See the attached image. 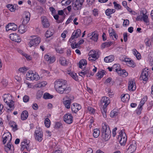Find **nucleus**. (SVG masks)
<instances>
[{
  "mask_svg": "<svg viewBox=\"0 0 153 153\" xmlns=\"http://www.w3.org/2000/svg\"><path fill=\"white\" fill-rule=\"evenodd\" d=\"M148 71L144 70L142 72L140 79L141 80H143L145 81H147L148 79Z\"/></svg>",
  "mask_w": 153,
  "mask_h": 153,
  "instance_id": "obj_17",
  "label": "nucleus"
},
{
  "mask_svg": "<svg viewBox=\"0 0 153 153\" xmlns=\"http://www.w3.org/2000/svg\"><path fill=\"white\" fill-rule=\"evenodd\" d=\"M115 11V9H108L105 11V13L107 16H110L111 14L114 13Z\"/></svg>",
  "mask_w": 153,
  "mask_h": 153,
  "instance_id": "obj_30",
  "label": "nucleus"
},
{
  "mask_svg": "<svg viewBox=\"0 0 153 153\" xmlns=\"http://www.w3.org/2000/svg\"><path fill=\"white\" fill-rule=\"evenodd\" d=\"M45 59L49 64H51L54 62L55 59L54 56H51L46 54L44 56Z\"/></svg>",
  "mask_w": 153,
  "mask_h": 153,
  "instance_id": "obj_21",
  "label": "nucleus"
},
{
  "mask_svg": "<svg viewBox=\"0 0 153 153\" xmlns=\"http://www.w3.org/2000/svg\"><path fill=\"white\" fill-rule=\"evenodd\" d=\"M33 39L34 40L35 44H36V45H37L41 42L40 38L36 36H33Z\"/></svg>",
  "mask_w": 153,
  "mask_h": 153,
  "instance_id": "obj_35",
  "label": "nucleus"
},
{
  "mask_svg": "<svg viewBox=\"0 0 153 153\" xmlns=\"http://www.w3.org/2000/svg\"><path fill=\"white\" fill-rule=\"evenodd\" d=\"M24 15L25 17V18H26L27 19H30V13L28 11H25L24 13Z\"/></svg>",
  "mask_w": 153,
  "mask_h": 153,
  "instance_id": "obj_49",
  "label": "nucleus"
},
{
  "mask_svg": "<svg viewBox=\"0 0 153 153\" xmlns=\"http://www.w3.org/2000/svg\"><path fill=\"white\" fill-rule=\"evenodd\" d=\"M67 73L76 81H77L78 80L77 76L76 73H72L70 71H68Z\"/></svg>",
  "mask_w": 153,
  "mask_h": 153,
  "instance_id": "obj_31",
  "label": "nucleus"
},
{
  "mask_svg": "<svg viewBox=\"0 0 153 153\" xmlns=\"http://www.w3.org/2000/svg\"><path fill=\"white\" fill-rule=\"evenodd\" d=\"M53 95L48 93H45L43 96V98L45 99H51L53 98Z\"/></svg>",
  "mask_w": 153,
  "mask_h": 153,
  "instance_id": "obj_36",
  "label": "nucleus"
},
{
  "mask_svg": "<svg viewBox=\"0 0 153 153\" xmlns=\"http://www.w3.org/2000/svg\"><path fill=\"white\" fill-rule=\"evenodd\" d=\"M106 108H105L103 107L102 110V115L104 118H106L107 115L106 114V112L107 110L106 109Z\"/></svg>",
  "mask_w": 153,
  "mask_h": 153,
  "instance_id": "obj_50",
  "label": "nucleus"
},
{
  "mask_svg": "<svg viewBox=\"0 0 153 153\" xmlns=\"http://www.w3.org/2000/svg\"><path fill=\"white\" fill-rule=\"evenodd\" d=\"M133 54L136 56L138 59H140L141 55L140 54L136 49L134 50Z\"/></svg>",
  "mask_w": 153,
  "mask_h": 153,
  "instance_id": "obj_43",
  "label": "nucleus"
},
{
  "mask_svg": "<svg viewBox=\"0 0 153 153\" xmlns=\"http://www.w3.org/2000/svg\"><path fill=\"white\" fill-rule=\"evenodd\" d=\"M81 107L80 105L77 103H73L71 106V109L73 112L76 113L80 110Z\"/></svg>",
  "mask_w": 153,
  "mask_h": 153,
  "instance_id": "obj_15",
  "label": "nucleus"
},
{
  "mask_svg": "<svg viewBox=\"0 0 153 153\" xmlns=\"http://www.w3.org/2000/svg\"><path fill=\"white\" fill-rule=\"evenodd\" d=\"M25 25L22 24L19 25L18 28V31L21 33H23L26 31V29L25 27Z\"/></svg>",
  "mask_w": 153,
  "mask_h": 153,
  "instance_id": "obj_28",
  "label": "nucleus"
},
{
  "mask_svg": "<svg viewBox=\"0 0 153 153\" xmlns=\"http://www.w3.org/2000/svg\"><path fill=\"white\" fill-rule=\"evenodd\" d=\"M4 149L5 152L7 153H13L14 150L13 146L12 145L11 142H8L4 146Z\"/></svg>",
  "mask_w": 153,
  "mask_h": 153,
  "instance_id": "obj_9",
  "label": "nucleus"
},
{
  "mask_svg": "<svg viewBox=\"0 0 153 153\" xmlns=\"http://www.w3.org/2000/svg\"><path fill=\"white\" fill-rule=\"evenodd\" d=\"M121 100L123 101L126 102L129 100V95L128 94H122L121 96Z\"/></svg>",
  "mask_w": 153,
  "mask_h": 153,
  "instance_id": "obj_32",
  "label": "nucleus"
},
{
  "mask_svg": "<svg viewBox=\"0 0 153 153\" xmlns=\"http://www.w3.org/2000/svg\"><path fill=\"white\" fill-rule=\"evenodd\" d=\"M110 100L109 98L106 97H104L102 99L101 103L103 107L105 108H106L107 105L110 103Z\"/></svg>",
  "mask_w": 153,
  "mask_h": 153,
  "instance_id": "obj_20",
  "label": "nucleus"
},
{
  "mask_svg": "<svg viewBox=\"0 0 153 153\" xmlns=\"http://www.w3.org/2000/svg\"><path fill=\"white\" fill-rule=\"evenodd\" d=\"M146 101V98H143L140 101V104L139 105H141L142 107Z\"/></svg>",
  "mask_w": 153,
  "mask_h": 153,
  "instance_id": "obj_58",
  "label": "nucleus"
},
{
  "mask_svg": "<svg viewBox=\"0 0 153 153\" xmlns=\"http://www.w3.org/2000/svg\"><path fill=\"white\" fill-rule=\"evenodd\" d=\"M117 67L118 68L115 69L118 74L120 76H122L123 77H126L128 75V73L125 70H122L120 68V65L119 64H115L113 65V67Z\"/></svg>",
  "mask_w": 153,
  "mask_h": 153,
  "instance_id": "obj_7",
  "label": "nucleus"
},
{
  "mask_svg": "<svg viewBox=\"0 0 153 153\" xmlns=\"http://www.w3.org/2000/svg\"><path fill=\"white\" fill-rule=\"evenodd\" d=\"M137 148V145L135 141L132 142V143L130 145L126 152V153H133Z\"/></svg>",
  "mask_w": 153,
  "mask_h": 153,
  "instance_id": "obj_11",
  "label": "nucleus"
},
{
  "mask_svg": "<svg viewBox=\"0 0 153 153\" xmlns=\"http://www.w3.org/2000/svg\"><path fill=\"white\" fill-rule=\"evenodd\" d=\"M79 76L82 77L85 76V75H86L87 77H90L91 75H93L94 74L92 73L89 69L85 71L82 70L81 72L79 73Z\"/></svg>",
  "mask_w": 153,
  "mask_h": 153,
  "instance_id": "obj_16",
  "label": "nucleus"
},
{
  "mask_svg": "<svg viewBox=\"0 0 153 153\" xmlns=\"http://www.w3.org/2000/svg\"><path fill=\"white\" fill-rule=\"evenodd\" d=\"M88 54L89 57L88 59L89 61H94L98 58L97 57V53L93 50L89 52Z\"/></svg>",
  "mask_w": 153,
  "mask_h": 153,
  "instance_id": "obj_10",
  "label": "nucleus"
},
{
  "mask_svg": "<svg viewBox=\"0 0 153 153\" xmlns=\"http://www.w3.org/2000/svg\"><path fill=\"white\" fill-rule=\"evenodd\" d=\"M143 16L142 17L143 20L146 23L147 25L149 24V22L148 20V16L145 14H144L143 13Z\"/></svg>",
  "mask_w": 153,
  "mask_h": 153,
  "instance_id": "obj_34",
  "label": "nucleus"
},
{
  "mask_svg": "<svg viewBox=\"0 0 153 153\" xmlns=\"http://www.w3.org/2000/svg\"><path fill=\"white\" fill-rule=\"evenodd\" d=\"M93 14L95 16H98V12L97 10L96 9H94L93 10Z\"/></svg>",
  "mask_w": 153,
  "mask_h": 153,
  "instance_id": "obj_60",
  "label": "nucleus"
},
{
  "mask_svg": "<svg viewBox=\"0 0 153 153\" xmlns=\"http://www.w3.org/2000/svg\"><path fill=\"white\" fill-rule=\"evenodd\" d=\"M126 60V59L125 61L126 62H127L128 65L130 67H133L134 65V62L132 60H131L128 59H127Z\"/></svg>",
  "mask_w": 153,
  "mask_h": 153,
  "instance_id": "obj_41",
  "label": "nucleus"
},
{
  "mask_svg": "<svg viewBox=\"0 0 153 153\" xmlns=\"http://www.w3.org/2000/svg\"><path fill=\"white\" fill-rule=\"evenodd\" d=\"M43 95V92L42 91H37L36 94V98L39 99Z\"/></svg>",
  "mask_w": 153,
  "mask_h": 153,
  "instance_id": "obj_48",
  "label": "nucleus"
},
{
  "mask_svg": "<svg viewBox=\"0 0 153 153\" xmlns=\"http://www.w3.org/2000/svg\"><path fill=\"white\" fill-rule=\"evenodd\" d=\"M150 62H153V53L150 52L148 56Z\"/></svg>",
  "mask_w": 153,
  "mask_h": 153,
  "instance_id": "obj_52",
  "label": "nucleus"
},
{
  "mask_svg": "<svg viewBox=\"0 0 153 153\" xmlns=\"http://www.w3.org/2000/svg\"><path fill=\"white\" fill-rule=\"evenodd\" d=\"M74 99L73 96L70 97L66 96L63 99V103L67 109H69L70 108L71 104V101Z\"/></svg>",
  "mask_w": 153,
  "mask_h": 153,
  "instance_id": "obj_6",
  "label": "nucleus"
},
{
  "mask_svg": "<svg viewBox=\"0 0 153 153\" xmlns=\"http://www.w3.org/2000/svg\"><path fill=\"white\" fill-rule=\"evenodd\" d=\"M134 80L131 79L128 82V90L129 91H134L136 89V86L135 82L134 84Z\"/></svg>",
  "mask_w": 153,
  "mask_h": 153,
  "instance_id": "obj_22",
  "label": "nucleus"
},
{
  "mask_svg": "<svg viewBox=\"0 0 153 153\" xmlns=\"http://www.w3.org/2000/svg\"><path fill=\"white\" fill-rule=\"evenodd\" d=\"M95 0H87V4L89 6L92 5L94 4Z\"/></svg>",
  "mask_w": 153,
  "mask_h": 153,
  "instance_id": "obj_59",
  "label": "nucleus"
},
{
  "mask_svg": "<svg viewBox=\"0 0 153 153\" xmlns=\"http://www.w3.org/2000/svg\"><path fill=\"white\" fill-rule=\"evenodd\" d=\"M150 40H149L148 39H146L145 40V42L146 45L147 46L149 47L150 45Z\"/></svg>",
  "mask_w": 153,
  "mask_h": 153,
  "instance_id": "obj_62",
  "label": "nucleus"
},
{
  "mask_svg": "<svg viewBox=\"0 0 153 153\" xmlns=\"http://www.w3.org/2000/svg\"><path fill=\"white\" fill-rule=\"evenodd\" d=\"M7 7L11 12L14 11L16 9L12 4H8L7 5Z\"/></svg>",
  "mask_w": 153,
  "mask_h": 153,
  "instance_id": "obj_44",
  "label": "nucleus"
},
{
  "mask_svg": "<svg viewBox=\"0 0 153 153\" xmlns=\"http://www.w3.org/2000/svg\"><path fill=\"white\" fill-rule=\"evenodd\" d=\"M100 131L97 129H94V130L93 135L95 138L97 137L99 135Z\"/></svg>",
  "mask_w": 153,
  "mask_h": 153,
  "instance_id": "obj_37",
  "label": "nucleus"
},
{
  "mask_svg": "<svg viewBox=\"0 0 153 153\" xmlns=\"http://www.w3.org/2000/svg\"><path fill=\"white\" fill-rule=\"evenodd\" d=\"M63 118L65 122L68 124H71L73 122V117L71 114L68 113L64 115Z\"/></svg>",
  "mask_w": 153,
  "mask_h": 153,
  "instance_id": "obj_14",
  "label": "nucleus"
},
{
  "mask_svg": "<svg viewBox=\"0 0 153 153\" xmlns=\"http://www.w3.org/2000/svg\"><path fill=\"white\" fill-rule=\"evenodd\" d=\"M112 43L111 42H106L103 43L102 46L103 48H104L105 47H108L110 46Z\"/></svg>",
  "mask_w": 153,
  "mask_h": 153,
  "instance_id": "obj_40",
  "label": "nucleus"
},
{
  "mask_svg": "<svg viewBox=\"0 0 153 153\" xmlns=\"http://www.w3.org/2000/svg\"><path fill=\"white\" fill-rule=\"evenodd\" d=\"M59 61L62 65L64 66L66 65V60L65 58L62 57H60Z\"/></svg>",
  "mask_w": 153,
  "mask_h": 153,
  "instance_id": "obj_38",
  "label": "nucleus"
},
{
  "mask_svg": "<svg viewBox=\"0 0 153 153\" xmlns=\"http://www.w3.org/2000/svg\"><path fill=\"white\" fill-rule=\"evenodd\" d=\"M102 138L105 141H107L111 136V131L108 125L105 123L102 124V128L101 130Z\"/></svg>",
  "mask_w": 153,
  "mask_h": 153,
  "instance_id": "obj_2",
  "label": "nucleus"
},
{
  "mask_svg": "<svg viewBox=\"0 0 153 153\" xmlns=\"http://www.w3.org/2000/svg\"><path fill=\"white\" fill-rule=\"evenodd\" d=\"M28 144L27 143V140H25L21 143V146H27Z\"/></svg>",
  "mask_w": 153,
  "mask_h": 153,
  "instance_id": "obj_63",
  "label": "nucleus"
},
{
  "mask_svg": "<svg viewBox=\"0 0 153 153\" xmlns=\"http://www.w3.org/2000/svg\"><path fill=\"white\" fill-rule=\"evenodd\" d=\"M47 82H46L44 81L42 82L41 83H39L38 85V87H44L47 84Z\"/></svg>",
  "mask_w": 153,
  "mask_h": 153,
  "instance_id": "obj_57",
  "label": "nucleus"
},
{
  "mask_svg": "<svg viewBox=\"0 0 153 153\" xmlns=\"http://www.w3.org/2000/svg\"><path fill=\"white\" fill-rule=\"evenodd\" d=\"M119 112L116 109L113 110L110 113V116L111 117L113 118L118 115Z\"/></svg>",
  "mask_w": 153,
  "mask_h": 153,
  "instance_id": "obj_33",
  "label": "nucleus"
},
{
  "mask_svg": "<svg viewBox=\"0 0 153 153\" xmlns=\"http://www.w3.org/2000/svg\"><path fill=\"white\" fill-rule=\"evenodd\" d=\"M88 36H92L90 37V39L94 40L95 42H97L98 38V34L97 33L95 32L91 33L88 34Z\"/></svg>",
  "mask_w": 153,
  "mask_h": 153,
  "instance_id": "obj_23",
  "label": "nucleus"
},
{
  "mask_svg": "<svg viewBox=\"0 0 153 153\" xmlns=\"http://www.w3.org/2000/svg\"><path fill=\"white\" fill-rule=\"evenodd\" d=\"M55 49L57 52L60 53H63V50L59 47H57L55 48Z\"/></svg>",
  "mask_w": 153,
  "mask_h": 153,
  "instance_id": "obj_56",
  "label": "nucleus"
},
{
  "mask_svg": "<svg viewBox=\"0 0 153 153\" xmlns=\"http://www.w3.org/2000/svg\"><path fill=\"white\" fill-rule=\"evenodd\" d=\"M29 45L30 47H31L32 46H37L36 44H35V43L34 41V40H33V39L31 40H30V41L29 43Z\"/></svg>",
  "mask_w": 153,
  "mask_h": 153,
  "instance_id": "obj_51",
  "label": "nucleus"
},
{
  "mask_svg": "<svg viewBox=\"0 0 153 153\" xmlns=\"http://www.w3.org/2000/svg\"><path fill=\"white\" fill-rule=\"evenodd\" d=\"M129 21L128 19L124 20L123 23V25L126 26L129 24Z\"/></svg>",
  "mask_w": 153,
  "mask_h": 153,
  "instance_id": "obj_64",
  "label": "nucleus"
},
{
  "mask_svg": "<svg viewBox=\"0 0 153 153\" xmlns=\"http://www.w3.org/2000/svg\"><path fill=\"white\" fill-rule=\"evenodd\" d=\"M82 5L80 4L78 1H76V2L73 1V7L75 10H79L81 9Z\"/></svg>",
  "mask_w": 153,
  "mask_h": 153,
  "instance_id": "obj_24",
  "label": "nucleus"
},
{
  "mask_svg": "<svg viewBox=\"0 0 153 153\" xmlns=\"http://www.w3.org/2000/svg\"><path fill=\"white\" fill-rule=\"evenodd\" d=\"M113 4L114 5V8L116 9H117L118 10L121 9V6L119 4H117L116 2L114 1L113 2Z\"/></svg>",
  "mask_w": 153,
  "mask_h": 153,
  "instance_id": "obj_53",
  "label": "nucleus"
},
{
  "mask_svg": "<svg viewBox=\"0 0 153 153\" xmlns=\"http://www.w3.org/2000/svg\"><path fill=\"white\" fill-rule=\"evenodd\" d=\"M27 70L28 69L27 68L23 67L19 68V71L21 73L24 74L25 73Z\"/></svg>",
  "mask_w": 153,
  "mask_h": 153,
  "instance_id": "obj_47",
  "label": "nucleus"
},
{
  "mask_svg": "<svg viewBox=\"0 0 153 153\" xmlns=\"http://www.w3.org/2000/svg\"><path fill=\"white\" fill-rule=\"evenodd\" d=\"M41 18L42 24L43 27L44 28H48L49 27L50 25V24L46 17L44 16L42 17Z\"/></svg>",
  "mask_w": 153,
  "mask_h": 153,
  "instance_id": "obj_19",
  "label": "nucleus"
},
{
  "mask_svg": "<svg viewBox=\"0 0 153 153\" xmlns=\"http://www.w3.org/2000/svg\"><path fill=\"white\" fill-rule=\"evenodd\" d=\"M29 100V97L27 95H25L23 97V101L24 102H27Z\"/></svg>",
  "mask_w": 153,
  "mask_h": 153,
  "instance_id": "obj_55",
  "label": "nucleus"
},
{
  "mask_svg": "<svg viewBox=\"0 0 153 153\" xmlns=\"http://www.w3.org/2000/svg\"><path fill=\"white\" fill-rule=\"evenodd\" d=\"M2 138L3 139L2 142L4 144H5L7 140H8V142H11L12 139V135L9 132L4 133L2 135Z\"/></svg>",
  "mask_w": 153,
  "mask_h": 153,
  "instance_id": "obj_8",
  "label": "nucleus"
},
{
  "mask_svg": "<svg viewBox=\"0 0 153 153\" xmlns=\"http://www.w3.org/2000/svg\"><path fill=\"white\" fill-rule=\"evenodd\" d=\"M45 124L47 128L49 127L50 125V121L48 118H46L45 120Z\"/></svg>",
  "mask_w": 153,
  "mask_h": 153,
  "instance_id": "obj_42",
  "label": "nucleus"
},
{
  "mask_svg": "<svg viewBox=\"0 0 153 153\" xmlns=\"http://www.w3.org/2000/svg\"><path fill=\"white\" fill-rule=\"evenodd\" d=\"M87 64L86 60L85 59H81L80 60L79 63V68L81 69H82V66L85 68Z\"/></svg>",
  "mask_w": 153,
  "mask_h": 153,
  "instance_id": "obj_29",
  "label": "nucleus"
},
{
  "mask_svg": "<svg viewBox=\"0 0 153 153\" xmlns=\"http://www.w3.org/2000/svg\"><path fill=\"white\" fill-rule=\"evenodd\" d=\"M54 88L56 91L61 94L69 93L71 88L68 86L67 81L62 79L57 80L55 82Z\"/></svg>",
  "mask_w": 153,
  "mask_h": 153,
  "instance_id": "obj_1",
  "label": "nucleus"
},
{
  "mask_svg": "<svg viewBox=\"0 0 153 153\" xmlns=\"http://www.w3.org/2000/svg\"><path fill=\"white\" fill-rule=\"evenodd\" d=\"M142 109V107L141 105H138L137 108L136 110V113L140 115L141 113Z\"/></svg>",
  "mask_w": 153,
  "mask_h": 153,
  "instance_id": "obj_46",
  "label": "nucleus"
},
{
  "mask_svg": "<svg viewBox=\"0 0 153 153\" xmlns=\"http://www.w3.org/2000/svg\"><path fill=\"white\" fill-rule=\"evenodd\" d=\"M81 31L80 29H77L72 33L71 38L69 39V42H70L74 39L78 38L81 35Z\"/></svg>",
  "mask_w": 153,
  "mask_h": 153,
  "instance_id": "obj_12",
  "label": "nucleus"
},
{
  "mask_svg": "<svg viewBox=\"0 0 153 153\" xmlns=\"http://www.w3.org/2000/svg\"><path fill=\"white\" fill-rule=\"evenodd\" d=\"M118 140L122 146H124L127 140V136L126 134L123 130H121L119 133Z\"/></svg>",
  "mask_w": 153,
  "mask_h": 153,
  "instance_id": "obj_4",
  "label": "nucleus"
},
{
  "mask_svg": "<svg viewBox=\"0 0 153 153\" xmlns=\"http://www.w3.org/2000/svg\"><path fill=\"white\" fill-rule=\"evenodd\" d=\"M28 114L27 111H23L21 114V118L22 120H26L28 117Z\"/></svg>",
  "mask_w": 153,
  "mask_h": 153,
  "instance_id": "obj_27",
  "label": "nucleus"
},
{
  "mask_svg": "<svg viewBox=\"0 0 153 153\" xmlns=\"http://www.w3.org/2000/svg\"><path fill=\"white\" fill-rule=\"evenodd\" d=\"M114 59V56L112 55H111L105 57L104 59V61L107 63L111 62L113 61Z\"/></svg>",
  "mask_w": 153,
  "mask_h": 153,
  "instance_id": "obj_26",
  "label": "nucleus"
},
{
  "mask_svg": "<svg viewBox=\"0 0 153 153\" xmlns=\"http://www.w3.org/2000/svg\"><path fill=\"white\" fill-rule=\"evenodd\" d=\"M35 139L39 142H41L42 139L43 132L39 130H36L35 132Z\"/></svg>",
  "mask_w": 153,
  "mask_h": 153,
  "instance_id": "obj_13",
  "label": "nucleus"
},
{
  "mask_svg": "<svg viewBox=\"0 0 153 153\" xmlns=\"http://www.w3.org/2000/svg\"><path fill=\"white\" fill-rule=\"evenodd\" d=\"M4 102L9 106L10 108H12L13 109L14 107V102L12 100L11 95L9 94H5L3 96Z\"/></svg>",
  "mask_w": 153,
  "mask_h": 153,
  "instance_id": "obj_3",
  "label": "nucleus"
},
{
  "mask_svg": "<svg viewBox=\"0 0 153 153\" xmlns=\"http://www.w3.org/2000/svg\"><path fill=\"white\" fill-rule=\"evenodd\" d=\"M26 79L27 80H38L40 77L38 74L36 73L34 74L33 71H29L26 74Z\"/></svg>",
  "mask_w": 153,
  "mask_h": 153,
  "instance_id": "obj_5",
  "label": "nucleus"
},
{
  "mask_svg": "<svg viewBox=\"0 0 153 153\" xmlns=\"http://www.w3.org/2000/svg\"><path fill=\"white\" fill-rule=\"evenodd\" d=\"M54 33L53 30L49 29L45 33V36L47 38H49L52 36Z\"/></svg>",
  "mask_w": 153,
  "mask_h": 153,
  "instance_id": "obj_25",
  "label": "nucleus"
},
{
  "mask_svg": "<svg viewBox=\"0 0 153 153\" xmlns=\"http://www.w3.org/2000/svg\"><path fill=\"white\" fill-rule=\"evenodd\" d=\"M10 38L12 40L17 42H19L21 41L20 38L16 33L11 34Z\"/></svg>",
  "mask_w": 153,
  "mask_h": 153,
  "instance_id": "obj_18",
  "label": "nucleus"
},
{
  "mask_svg": "<svg viewBox=\"0 0 153 153\" xmlns=\"http://www.w3.org/2000/svg\"><path fill=\"white\" fill-rule=\"evenodd\" d=\"M104 74V71L102 70L98 72L97 74V76L98 78L100 79L103 77Z\"/></svg>",
  "mask_w": 153,
  "mask_h": 153,
  "instance_id": "obj_45",
  "label": "nucleus"
},
{
  "mask_svg": "<svg viewBox=\"0 0 153 153\" xmlns=\"http://www.w3.org/2000/svg\"><path fill=\"white\" fill-rule=\"evenodd\" d=\"M13 26L12 28H10V29H9L7 30V31L10 30H17V26L15 24H13Z\"/></svg>",
  "mask_w": 153,
  "mask_h": 153,
  "instance_id": "obj_54",
  "label": "nucleus"
},
{
  "mask_svg": "<svg viewBox=\"0 0 153 153\" xmlns=\"http://www.w3.org/2000/svg\"><path fill=\"white\" fill-rule=\"evenodd\" d=\"M10 126L12 127L13 129H14L15 130H17V126L15 122L13 121H10Z\"/></svg>",
  "mask_w": 153,
  "mask_h": 153,
  "instance_id": "obj_39",
  "label": "nucleus"
},
{
  "mask_svg": "<svg viewBox=\"0 0 153 153\" xmlns=\"http://www.w3.org/2000/svg\"><path fill=\"white\" fill-rule=\"evenodd\" d=\"M29 20H30L28 19L24 18L22 21V24L26 25L28 23Z\"/></svg>",
  "mask_w": 153,
  "mask_h": 153,
  "instance_id": "obj_61",
  "label": "nucleus"
}]
</instances>
